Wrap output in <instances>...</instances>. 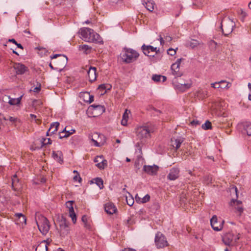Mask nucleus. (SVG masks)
<instances>
[{"instance_id":"473e14b6","label":"nucleus","mask_w":251,"mask_h":251,"mask_svg":"<svg viewBox=\"0 0 251 251\" xmlns=\"http://www.w3.org/2000/svg\"><path fill=\"white\" fill-rule=\"evenodd\" d=\"M69 216L72 218L73 222L75 224L76 221V217L74 210L73 206L69 209Z\"/></svg>"},{"instance_id":"cd10ccee","label":"nucleus","mask_w":251,"mask_h":251,"mask_svg":"<svg viewBox=\"0 0 251 251\" xmlns=\"http://www.w3.org/2000/svg\"><path fill=\"white\" fill-rule=\"evenodd\" d=\"M80 97H88V99H84V101L91 103L94 101V96L91 95L89 93L85 92L80 93Z\"/></svg>"},{"instance_id":"bb28decb","label":"nucleus","mask_w":251,"mask_h":251,"mask_svg":"<svg viewBox=\"0 0 251 251\" xmlns=\"http://www.w3.org/2000/svg\"><path fill=\"white\" fill-rule=\"evenodd\" d=\"M191 86V84L189 83H179L178 84L175 85L176 88L181 91H185L186 90L190 88Z\"/></svg>"},{"instance_id":"a211bd4d","label":"nucleus","mask_w":251,"mask_h":251,"mask_svg":"<svg viewBox=\"0 0 251 251\" xmlns=\"http://www.w3.org/2000/svg\"><path fill=\"white\" fill-rule=\"evenodd\" d=\"M97 69L94 67H90L87 72L89 80L90 82L94 81L97 78Z\"/></svg>"},{"instance_id":"603ef678","label":"nucleus","mask_w":251,"mask_h":251,"mask_svg":"<svg viewBox=\"0 0 251 251\" xmlns=\"http://www.w3.org/2000/svg\"><path fill=\"white\" fill-rule=\"evenodd\" d=\"M191 124L192 126H196L201 124L200 122L198 120H193L191 122Z\"/></svg>"},{"instance_id":"de8ad7c7","label":"nucleus","mask_w":251,"mask_h":251,"mask_svg":"<svg viewBox=\"0 0 251 251\" xmlns=\"http://www.w3.org/2000/svg\"><path fill=\"white\" fill-rule=\"evenodd\" d=\"M167 52H168V54L171 55V56H173L176 53V51L175 50H174L172 48H170L168 51H167Z\"/></svg>"},{"instance_id":"c756f323","label":"nucleus","mask_w":251,"mask_h":251,"mask_svg":"<svg viewBox=\"0 0 251 251\" xmlns=\"http://www.w3.org/2000/svg\"><path fill=\"white\" fill-rule=\"evenodd\" d=\"M79 50L83 51L85 54H87L91 52L92 48L87 45H81L79 46Z\"/></svg>"},{"instance_id":"e433bc0d","label":"nucleus","mask_w":251,"mask_h":251,"mask_svg":"<svg viewBox=\"0 0 251 251\" xmlns=\"http://www.w3.org/2000/svg\"><path fill=\"white\" fill-rule=\"evenodd\" d=\"M112 88L111 85L109 84H102L99 85L98 88L100 90H105V92H106V90H111Z\"/></svg>"},{"instance_id":"4468645a","label":"nucleus","mask_w":251,"mask_h":251,"mask_svg":"<svg viewBox=\"0 0 251 251\" xmlns=\"http://www.w3.org/2000/svg\"><path fill=\"white\" fill-rule=\"evenodd\" d=\"M94 161L96 163V166L100 169H103L107 165V161L104 159L102 155L97 156L95 157Z\"/></svg>"},{"instance_id":"a18cd8bd","label":"nucleus","mask_w":251,"mask_h":251,"mask_svg":"<svg viewBox=\"0 0 251 251\" xmlns=\"http://www.w3.org/2000/svg\"><path fill=\"white\" fill-rule=\"evenodd\" d=\"M150 196L148 194H147L145 196H144L141 201V202L142 203H145L150 201Z\"/></svg>"},{"instance_id":"2eb2a0df","label":"nucleus","mask_w":251,"mask_h":251,"mask_svg":"<svg viewBox=\"0 0 251 251\" xmlns=\"http://www.w3.org/2000/svg\"><path fill=\"white\" fill-rule=\"evenodd\" d=\"M179 170L177 168H173L167 176V178L170 180H175L178 178Z\"/></svg>"},{"instance_id":"0e129e2a","label":"nucleus","mask_w":251,"mask_h":251,"mask_svg":"<svg viewBox=\"0 0 251 251\" xmlns=\"http://www.w3.org/2000/svg\"><path fill=\"white\" fill-rule=\"evenodd\" d=\"M16 45L17 46L18 48H20L21 49H23V47L21 44H19L17 43Z\"/></svg>"},{"instance_id":"bf43d9fd","label":"nucleus","mask_w":251,"mask_h":251,"mask_svg":"<svg viewBox=\"0 0 251 251\" xmlns=\"http://www.w3.org/2000/svg\"><path fill=\"white\" fill-rule=\"evenodd\" d=\"M159 40H160V44L161 45H163L164 44V41L163 38L161 36H160Z\"/></svg>"},{"instance_id":"393cba45","label":"nucleus","mask_w":251,"mask_h":251,"mask_svg":"<svg viewBox=\"0 0 251 251\" xmlns=\"http://www.w3.org/2000/svg\"><path fill=\"white\" fill-rule=\"evenodd\" d=\"M48 243L46 241H42L36 247L35 251H47Z\"/></svg>"},{"instance_id":"6e6552de","label":"nucleus","mask_w":251,"mask_h":251,"mask_svg":"<svg viewBox=\"0 0 251 251\" xmlns=\"http://www.w3.org/2000/svg\"><path fill=\"white\" fill-rule=\"evenodd\" d=\"M155 243L157 248H163L168 246L165 236L160 232H157L155 237Z\"/></svg>"},{"instance_id":"09e8293b","label":"nucleus","mask_w":251,"mask_h":251,"mask_svg":"<svg viewBox=\"0 0 251 251\" xmlns=\"http://www.w3.org/2000/svg\"><path fill=\"white\" fill-rule=\"evenodd\" d=\"M239 14L240 15V16L241 17V18H242V20L243 21L244 19L247 16V13H246V12L243 11V10H241L240 11V13H239Z\"/></svg>"},{"instance_id":"4be33fe9","label":"nucleus","mask_w":251,"mask_h":251,"mask_svg":"<svg viewBox=\"0 0 251 251\" xmlns=\"http://www.w3.org/2000/svg\"><path fill=\"white\" fill-rule=\"evenodd\" d=\"M183 141V138L181 137H178L177 138H173L171 139V144L172 146L177 150L180 147Z\"/></svg>"},{"instance_id":"b1692460","label":"nucleus","mask_w":251,"mask_h":251,"mask_svg":"<svg viewBox=\"0 0 251 251\" xmlns=\"http://www.w3.org/2000/svg\"><path fill=\"white\" fill-rule=\"evenodd\" d=\"M52 156L53 158L60 164L63 162L62 153L60 151H52Z\"/></svg>"},{"instance_id":"79ce46f5","label":"nucleus","mask_w":251,"mask_h":251,"mask_svg":"<svg viewBox=\"0 0 251 251\" xmlns=\"http://www.w3.org/2000/svg\"><path fill=\"white\" fill-rule=\"evenodd\" d=\"M46 140H47V139L46 138H43L42 139L41 143L42 144V146L46 145H50V144H51V140L50 138L47 139V140H48L47 142H46Z\"/></svg>"},{"instance_id":"58836bf2","label":"nucleus","mask_w":251,"mask_h":251,"mask_svg":"<svg viewBox=\"0 0 251 251\" xmlns=\"http://www.w3.org/2000/svg\"><path fill=\"white\" fill-rule=\"evenodd\" d=\"M226 82V80H221L219 81V82H215L212 83L211 84V87L214 88H222V86H220V84H223V83Z\"/></svg>"},{"instance_id":"680f3d73","label":"nucleus","mask_w":251,"mask_h":251,"mask_svg":"<svg viewBox=\"0 0 251 251\" xmlns=\"http://www.w3.org/2000/svg\"><path fill=\"white\" fill-rule=\"evenodd\" d=\"M135 199H136V201L138 202H141V198L138 196L137 195H136V196H135Z\"/></svg>"},{"instance_id":"e2e57ef3","label":"nucleus","mask_w":251,"mask_h":251,"mask_svg":"<svg viewBox=\"0 0 251 251\" xmlns=\"http://www.w3.org/2000/svg\"><path fill=\"white\" fill-rule=\"evenodd\" d=\"M84 226L86 227L87 228L90 229V225L89 224H88L87 222L86 223H84Z\"/></svg>"},{"instance_id":"f03ea898","label":"nucleus","mask_w":251,"mask_h":251,"mask_svg":"<svg viewBox=\"0 0 251 251\" xmlns=\"http://www.w3.org/2000/svg\"><path fill=\"white\" fill-rule=\"evenodd\" d=\"M35 221L38 228L43 235H46L50 229V224L48 219L39 213L35 214Z\"/></svg>"},{"instance_id":"5701e85b","label":"nucleus","mask_w":251,"mask_h":251,"mask_svg":"<svg viewBox=\"0 0 251 251\" xmlns=\"http://www.w3.org/2000/svg\"><path fill=\"white\" fill-rule=\"evenodd\" d=\"M12 187L14 190H18L21 187V185L19 183V180L16 175H14L12 178Z\"/></svg>"},{"instance_id":"052dcab7","label":"nucleus","mask_w":251,"mask_h":251,"mask_svg":"<svg viewBox=\"0 0 251 251\" xmlns=\"http://www.w3.org/2000/svg\"><path fill=\"white\" fill-rule=\"evenodd\" d=\"M181 58L178 59L176 60V62H175L174 64H177L178 66H179L180 63H181Z\"/></svg>"},{"instance_id":"39448f33","label":"nucleus","mask_w":251,"mask_h":251,"mask_svg":"<svg viewBox=\"0 0 251 251\" xmlns=\"http://www.w3.org/2000/svg\"><path fill=\"white\" fill-rule=\"evenodd\" d=\"M151 132H152V128L147 126H139L136 129V136L142 142L150 137Z\"/></svg>"},{"instance_id":"423d86ee","label":"nucleus","mask_w":251,"mask_h":251,"mask_svg":"<svg viewBox=\"0 0 251 251\" xmlns=\"http://www.w3.org/2000/svg\"><path fill=\"white\" fill-rule=\"evenodd\" d=\"M60 235L62 237L67 236L70 232L69 223L67 221L66 218L63 215L58 218Z\"/></svg>"},{"instance_id":"72a5a7b5","label":"nucleus","mask_w":251,"mask_h":251,"mask_svg":"<svg viewBox=\"0 0 251 251\" xmlns=\"http://www.w3.org/2000/svg\"><path fill=\"white\" fill-rule=\"evenodd\" d=\"M65 131H66V128H64V129L61 132L59 133V138L62 139L63 138H67L69 137L70 135L73 134L75 132V129H71L72 132L70 133H66L65 132Z\"/></svg>"},{"instance_id":"7c9ffc66","label":"nucleus","mask_w":251,"mask_h":251,"mask_svg":"<svg viewBox=\"0 0 251 251\" xmlns=\"http://www.w3.org/2000/svg\"><path fill=\"white\" fill-rule=\"evenodd\" d=\"M144 3H144V4L145 5L147 10L150 12L153 11L155 5V3L153 1L148 0L147 1H145Z\"/></svg>"},{"instance_id":"6e6d98bb","label":"nucleus","mask_w":251,"mask_h":251,"mask_svg":"<svg viewBox=\"0 0 251 251\" xmlns=\"http://www.w3.org/2000/svg\"><path fill=\"white\" fill-rule=\"evenodd\" d=\"M81 221H82V222L84 224V223H86V222H87V218L86 217V215H83L82 217V218H81Z\"/></svg>"},{"instance_id":"ddd939ff","label":"nucleus","mask_w":251,"mask_h":251,"mask_svg":"<svg viewBox=\"0 0 251 251\" xmlns=\"http://www.w3.org/2000/svg\"><path fill=\"white\" fill-rule=\"evenodd\" d=\"M234 235L231 232L226 234L223 237L224 243L227 246L232 245L234 244Z\"/></svg>"},{"instance_id":"c03bdc74","label":"nucleus","mask_w":251,"mask_h":251,"mask_svg":"<svg viewBox=\"0 0 251 251\" xmlns=\"http://www.w3.org/2000/svg\"><path fill=\"white\" fill-rule=\"evenodd\" d=\"M126 201L127 204L129 206H132L134 203V200H133V198L131 197H129L128 198L127 197H126Z\"/></svg>"},{"instance_id":"37998d69","label":"nucleus","mask_w":251,"mask_h":251,"mask_svg":"<svg viewBox=\"0 0 251 251\" xmlns=\"http://www.w3.org/2000/svg\"><path fill=\"white\" fill-rule=\"evenodd\" d=\"M152 79L155 82L161 81V75H154L152 76Z\"/></svg>"},{"instance_id":"f257e3e1","label":"nucleus","mask_w":251,"mask_h":251,"mask_svg":"<svg viewBox=\"0 0 251 251\" xmlns=\"http://www.w3.org/2000/svg\"><path fill=\"white\" fill-rule=\"evenodd\" d=\"M81 38L85 42L100 43L101 42L100 35L93 29L87 27H83L79 31Z\"/></svg>"},{"instance_id":"4c0bfd02","label":"nucleus","mask_w":251,"mask_h":251,"mask_svg":"<svg viewBox=\"0 0 251 251\" xmlns=\"http://www.w3.org/2000/svg\"><path fill=\"white\" fill-rule=\"evenodd\" d=\"M201 127L204 130L211 129L212 128L211 122L209 121H206L204 124L202 125Z\"/></svg>"},{"instance_id":"0eeeda50","label":"nucleus","mask_w":251,"mask_h":251,"mask_svg":"<svg viewBox=\"0 0 251 251\" xmlns=\"http://www.w3.org/2000/svg\"><path fill=\"white\" fill-rule=\"evenodd\" d=\"M51 59H56L53 61V63L57 68H63L66 65L68 58L64 55L56 54L50 56Z\"/></svg>"},{"instance_id":"6ab92c4d","label":"nucleus","mask_w":251,"mask_h":251,"mask_svg":"<svg viewBox=\"0 0 251 251\" xmlns=\"http://www.w3.org/2000/svg\"><path fill=\"white\" fill-rule=\"evenodd\" d=\"M90 107L92 108L93 113L101 115L105 111V108L103 106L100 105H92Z\"/></svg>"},{"instance_id":"864d4df0","label":"nucleus","mask_w":251,"mask_h":251,"mask_svg":"<svg viewBox=\"0 0 251 251\" xmlns=\"http://www.w3.org/2000/svg\"><path fill=\"white\" fill-rule=\"evenodd\" d=\"M41 90V85L40 84L39 86H36L34 88L33 91L34 92H39Z\"/></svg>"},{"instance_id":"f704fd0d","label":"nucleus","mask_w":251,"mask_h":251,"mask_svg":"<svg viewBox=\"0 0 251 251\" xmlns=\"http://www.w3.org/2000/svg\"><path fill=\"white\" fill-rule=\"evenodd\" d=\"M127 111V110H126L123 115V119L121 121V124L123 126H126L127 124V119L128 118V113Z\"/></svg>"},{"instance_id":"4d7b16f0","label":"nucleus","mask_w":251,"mask_h":251,"mask_svg":"<svg viewBox=\"0 0 251 251\" xmlns=\"http://www.w3.org/2000/svg\"><path fill=\"white\" fill-rule=\"evenodd\" d=\"M225 83H226V84L225 86H222V88H227H227H229L231 86V85L230 83L227 82L226 81Z\"/></svg>"},{"instance_id":"338daca9","label":"nucleus","mask_w":251,"mask_h":251,"mask_svg":"<svg viewBox=\"0 0 251 251\" xmlns=\"http://www.w3.org/2000/svg\"><path fill=\"white\" fill-rule=\"evenodd\" d=\"M92 141H93V142H94V143H95V145L96 146H97V147L99 146V143L98 142H97L96 140H94V139H92Z\"/></svg>"},{"instance_id":"412c9836","label":"nucleus","mask_w":251,"mask_h":251,"mask_svg":"<svg viewBox=\"0 0 251 251\" xmlns=\"http://www.w3.org/2000/svg\"><path fill=\"white\" fill-rule=\"evenodd\" d=\"M230 203L231 205H234L235 206V208L239 212V215H241V214L243 211V208L242 206V202L240 201H237L232 199Z\"/></svg>"},{"instance_id":"9d476101","label":"nucleus","mask_w":251,"mask_h":251,"mask_svg":"<svg viewBox=\"0 0 251 251\" xmlns=\"http://www.w3.org/2000/svg\"><path fill=\"white\" fill-rule=\"evenodd\" d=\"M141 49L144 52V53L147 56H152L154 57V55L152 54L153 52H155L156 54L158 53L159 52V49H157V48H154L150 45H145L144 44Z\"/></svg>"},{"instance_id":"3c124183","label":"nucleus","mask_w":251,"mask_h":251,"mask_svg":"<svg viewBox=\"0 0 251 251\" xmlns=\"http://www.w3.org/2000/svg\"><path fill=\"white\" fill-rule=\"evenodd\" d=\"M74 180L75 181H79V182H80L81 180V178L80 177V176H79V174H78V175H76L75 176H74V178H73Z\"/></svg>"},{"instance_id":"c85d7f7f","label":"nucleus","mask_w":251,"mask_h":251,"mask_svg":"<svg viewBox=\"0 0 251 251\" xmlns=\"http://www.w3.org/2000/svg\"><path fill=\"white\" fill-rule=\"evenodd\" d=\"M243 127L245 132H246L248 135H251V123L248 122H245L243 124Z\"/></svg>"},{"instance_id":"aec40b11","label":"nucleus","mask_w":251,"mask_h":251,"mask_svg":"<svg viewBox=\"0 0 251 251\" xmlns=\"http://www.w3.org/2000/svg\"><path fill=\"white\" fill-rule=\"evenodd\" d=\"M172 73L175 77H180L182 75V73L179 71V66L177 64H173L171 67Z\"/></svg>"},{"instance_id":"dca6fc26","label":"nucleus","mask_w":251,"mask_h":251,"mask_svg":"<svg viewBox=\"0 0 251 251\" xmlns=\"http://www.w3.org/2000/svg\"><path fill=\"white\" fill-rule=\"evenodd\" d=\"M15 216V221L17 225H23L26 224V218L23 214L16 213Z\"/></svg>"},{"instance_id":"9b49d317","label":"nucleus","mask_w":251,"mask_h":251,"mask_svg":"<svg viewBox=\"0 0 251 251\" xmlns=\"http://www.w3.org/2000/svg\"><path fill=\"white\" fill-rule=\"evenodd\" d=\"M13 67L17 75H23L28 71V68L20 63H14Z\"/></svg>"},{"instance_id":"f8f14e48","label":"nucleus","mask_w":251,"mask_h":251,"mask_svg":"<svg viewBox=\"0 0 251 251\" xmlns=\"http://www.w3.org/2000/svg\"><path fill=\"white\" fill-rule=\"evenodd\" d=\"M158 167L154 165L152 166L144 165L143 167V171L150 175H155L158 171Z\"/></svg>"},{"instance_id":"774afa93","label":"nucleus","mask_w":251,"mask_h":251,"mask_svg":"<svg viewBox=\"0 0 251 251\" xmlns=\"http://www.w3.org/2000/svg\"><path fill=\"white\" fill-rule=\"evenodd\" d=\"M165 39L168 41H170L172 40V37L169 36H166V37L165 38Z\"/></svg>"},{"instance_id":"69168bd1","label":"nucleus","mask_w":251,"mask_h":251,"mask_svg":"<svg viewBox=\"0 0 251 251\" xmlns=\"http://www.w3.org/2000/svg\"><path fill=\"white\" fill-rule=\"evenodd\" d=\"M161 79H162L161 80V81H162V82H165V81L166 80L167 78H166V76H165L161 75Z\"/></svg>"},{"instance_id":"13d9d810","label":"nucleus","mask_w":251,"mask_h":251,"mask_svg":"<svg viewBox=\"0 0 251 251\" xmlns=\"http://www.w3.org/2000/svg\"><path fill=\"white\" fill-rule=\"evenodd\" d=\"M8 42H12L14 44L16 45L17 42L14 39H10L8 40Z\"/></svg>"},{"instance_id":"2f4dec72","label":"nucleus","mask_w":251,"mask_h":251,"mask_svg":"<svg viewBox=\"0 0 251 251\" xmlns=\"http://www.w3.org/2000/svg\"><path fill=\"white\" fill-rule=\"evenodd\" d=\"M59 126L58 122H54L51 124L49 131H50V134H54L57 131L58 127Z\"/></svg>"},{"instance_id":"c9c22d12","label":"nucleus","mask_w":251,"mask_h":251,"mask_svg":"<svg viewBox=\"0 0 251 251\" xmlns=\"http://www.w3.org/2000/svg\"><path fill=\"white\" fill-rule=\"evenodd\" d=\"M95 183L101 189L103 188V180L100 177H96L93 179Z\"/></svg>"},{"instance_id":"f3484780","label":"nucleus","mask_w":251,"mask_h":251,"mask_svg":"<svg viewBox=\"0 0 251 251\" xmlns=\"http://www.w3.org/2000/svg\"><path fill=\"white\" fill-rule=\"evenodd\" d=\"M105 212L109 214H113L117 211V208L112 202H107L104 205Z\"/></svg>"},{"instance_id":"8fccbe9b","label":"nucleus","mask_w":251,"mask_h":251,"mask_svg":"<svg viewBox=\"0 0 251 251\" xmlns=\"http://www.w3.org/2000/svg\"><path fill=\"white\" fill-rule=\"evenodd\" d=\"M74 202L73 201H69L66 202V204L67 207H68L69 209L71 208V207H73V203Z\"/></svg>"},{"instance_id":"20e7f679","label":"nucleus","mask_w":251,"mask_h":251,"mask_svg":"<svg viewBox=\"0 0 251 251\" xmlns=\"http://www.w3.org/2000/svg\"><path fill=\"white\" fill-rule=\"evenodd\" d=\"M235 26V22L229 18H224L221 23V27L225 36L231 33Z\"/></svg>"},{"instance_id":"a19ab883","label":"nucleus","mask_w":251,"mask_h":251,"mask_svg":"<svg viewBox=\"0 0 251 251\" xmlns=\"http://www.w3.org/2000/svg\"><path fill=\"white\" fill-rule=\"evenodd\" d=\"M208 45L211 50H215L216 49L217 44L214 41L211 40L209 42Z\"/></svg>"},{"instance_id":"5fc2aeb1","label":"nucleus","mask_w":251,"mask_h":251,"mask_svg":"<svg viewBox=\"0 0 251 251\" xmlns=\"http://www.w3.org/2000/svg\"><path fill=\"white\" fill-rule=\"evenodd\" d=\"M239 239H240V234H238L236 235H234V243H236Z\"/></svg>"},{"instance_id":"ea45409f","label":"nucleus","mask_w":251,"mask_h":251,"mask_svg":"<svg viewBox=\"0 0 251 251\" xmlns=\"http://www.w3.org/2000/svg\"><path fill=\"white\" fill-rule=\"evenodd\" d=\"M187 45L192 48H194L199 45V42L197 40H192L189 42L187 43Z\"/></svg>"},{"instance_id":"49530a36","label":"nucleus","mask_w":251,"mask_h":251,"mask_svg":"<svg viewBox=\"0 0 251 251\" xmlns=\"http://www.w3.org/2000/svg\"><path fill=\"white\" fill-rule=\"evenodd\" d=\"M4 120H9L10 122L15 123L17 121V118L9 116L7 118H3Z\"/></svg>"},{"instance_id":"1a4fd4ad","label":"nucleus","mask_w":251,"mask_h":251,"mask_svg":"<svg viewBox=\"0 0 251 251\" xmlns=\"http://www.w3.org/2000/svg\"><path fill=\"white\" fill-rule=\"evenodd\" d=\"M224 221L222 219L218 220L216 215L212 216L210 220L212 228L215 231H220L223 227Z\"/></svg>"},{"instance_id":"7ed1b4c3","label":"nucleus","mask_w":251,"mask_h":251,"mask_svg":"<svg viewBox=\"0 0 251 251\" xmlns=\"http://www.w3.org/2000/svg\"><path fill=\"white\" fill-rule=\"evenodd\" d=\"M139 53L135 50L125 48L123 50L122 59L126 63H130L135 61L139 57Z\"/></svg>"},{"instance_id":"a878e982","label":"nucleus","mask_w":251,"mask_h":251,"mask_svg":"<svg viewBox=\"0 0 251 251\" xmlns=\"http://www.w3.org/2000/svg\"><path fill=\"white\" fill-rule=\"evenodd\" d=\"M22 96H20L18 98H11L9 96H7L8 99V102L11 105H14L18 104L20 103Z\"/></svg>"}]
</instances>
